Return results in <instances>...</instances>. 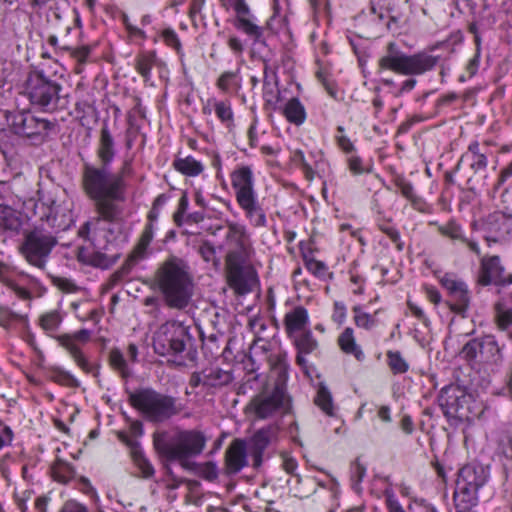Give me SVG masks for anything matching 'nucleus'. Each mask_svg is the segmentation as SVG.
<instances>
[{
  "mask_svg": "<svg viewBox=\"0 0 512 512\" xmlns=\"http://www.w3.org/2000/svg\"><path fill=\"white\" fill-rule=\"evenodd\" d=\"M133 174L132 160L125 159L116 173L111 166L85 162L80 185L84 195L94 202L97 214L108 220H119L122 208L116 203L126 198V178Z\"/></svg>",
  "mask_w": 512,
  "mask_h": 512,
  "instance_id": "nucleus-1",
  "label": "nucleus"
},
{
  "mask_svg": "<svg viewBox=\"0 0 512 512\" xmlns=\"http://www.w3.org/2000/svg\"><path fill=\"white\" fill-rule=\"evenodd\" d=\"M117 220H108L102 215L86 221L79 229L78 235L89 242L88 245L78 249L77 259L86 265L107 269L119 258L114 251L112 223Z\"/></svg>",
  "mask_w": 512,
  "mask_h": 512,
  "instance_id": "nucleus-2",
  "label": "nucleus"
},
{
  "mask_svg": "<svg viewBox=\"0 0 512 512\" xmlns=\"http://www.w3.org/2000/svg\"><path fill=\"white\" fill-rule=\"evenodd\" d=\"M156 281L166 304L171 308L183 309L193 295V282L188 266L179 258H170L158 269Z\"/></svg>",
  "mask_w": 512,
  "mask_h": 512,
  "instance_id": "nucleus-3",
  "label": "nucleus"
},
{
  "mask_svg": "<svg viewBox=\"0 0 512 512\" xmlns=\"http://www.w3.org/2000/svg\"><path fill=\"white\" fill-rule=\"evenodd\" d=\"M130 404L150 422L162 423L180 414L184 406L177 398L153 388H141L129 395Z\"/></svg>",
  "mask_w": 512,
  "mask_h": 512,
  "instance_id": "nucleus-4",
  "label": "nucleus"
},
{
  "mask_svg": "<svg viewBox=\"0 0 512 512\" xmlns=\"http://www.w3.org/2000/svg\"><path fill=\"white\" fill-rule=\"evenodd\" d=\"M436 64L437 57L425 52L408 55L395 42L388 43L385 54L378 59L379 70H390L402 75H422Z\"/></svg>",
  "mask_w": 512,
  "mask_h": 512,
  "instance_id": "nucleus-5",
  "label": "nucleus"
},
{
  "mask_svg": "<svg viewBox=\"0 0 512 512\" xmlns=\"http://www.w3.org/2000/svg\"><path fill=\"white\" fill-rule=\"evenodd\" d=\"M156 449L167 459L181 462L187 467V459L200 455L206 446V437L198 430L179 431L168 441L155 440Z\"/></svg>",
  "mask_w": 512,
  "mask_h": 512,
  "instance_id": "nucleus-6",
  "label": "nucleus"
},
{
  "mask_svg": "<svg viewBox=\"0 0 512 512\" xmlns=\"http://www.w3.org/2000/svg\"><path fill=\"white\" fill-rule=\"evenodd\" d=\"M53 231L40 223L24 235L20 252L32 266L44 270L53 248L57 245V237Z\"/></svg>",
  "mask_w": 512,
  "mask_h": 512,
  "instance_id": "nucleus-7",
  "label": "nucleus"
},
{
  "mask_svg": "<svg viewBox=\"0 0 512 512\" xmlns=\"http://www.w3.org/2000/svg\"><path fill=\"white\" fill-rule=\"evenodd\" d=\"M35 213L39 215L41 223L54 233L67 230L74 223L72 202L58 200L50 193L36 202Z\"/></svg>",
  "mask_w": 512,
  "mask_h": 512,
  "instance_id": "nucleus-8",
  "label": "nucleus"
},
{
  "mask_svg": "<svg viewBox=\"0 0 512 512\" xmlns=\"http://www.w3.org/2000/svg\"><path fill=\"white\" fill-rule=\"evenodd\" d=\"M189 340V328L180 321L170 320L154 333L153 348L161 356H178L185 351Z\"/></svg>",
  "mask_w": 512,
  "mask_h": 512,
  "instance_id": "nucleus-9",
  "label": "nucleus"
},
{
  "mask_svg": "<svg viewBox=\"0 0 512 512\" xmlns=\"http://www.w3.org/2000/svg\"><path fill=\"white\" fill-rule=\"evenodd\" d=\"M5 118L15 134L28 138L34 144L42 143L53 127L47 119L36 117L26 110L6 111Z\"/></svg>",
  "mask_w": 512,
  "mask_h": 512,
  "instance_id": "nucleus-10",
  "label": "nucleus"
},
{
  "mask_svg": "<svg viewBox=\"0 0 512 512\" xmlns=\"http://www.w3.org/2000/svg\"><path fill=\"white\" fill-rule=\"evenodd\" d=\"M30 101L45 109H54L59 100L61 86L48 79L43 71L31 72L26 81Z\"/></svg>",
  "mask_w": 512,
  "mask_h": 512,
  "instance_id": "nucleus-11",
  "label": "nucleus"
},
{
  "mask_svg": "<svg viewBox=\"0 0 512 512\" xmlns=\"http://www.w3.org/2000/svg\"><path fill=\"white\" fill-rule=\"evenodd\" d=\"M222 5L235 12L234 27L246 34L255 43L264 36L265 28L258 25L256 16L252 13L246 0H221Z\"/></svg>",
  "mask_w": 512,
  "mask_h": 512,
  "instance_id": "nucleus-12",
  "label": "nucleus"
},
{
  "mask_svg": "<svg viewBox=\"0 0 512 512\" xmlns=\"http://www.w3.org/2000/svg\"><path fill=\"white\" fill-rule=\"evenodd\" d=\"M440 283L447 291L446 305L452 312L464 317L471 301L467 284L453 273H445Z\"/></svg>",
  "mask_w": 512,
  "mask_h": 512,
  "instance_id": "nucleus-13",
  "label": "nucleus"
},
{
  "mask_svg": "<svg viewBox=\"0 0 512 512\" xmlns=\"http://www.w3.org/2000/svg\"><path fill=\"white\" fill-rule=\"evenodd\" d=\"M470 395L459 385H448L442 388L438 403L447 418L463 419L467 417L466 404Z\"/></svg>",
  "mask_w": 512,
  "mask_h": 512,
  "instance_id": "nucleus-14",
  "label": "nucleus"
},
{
  "mask_svg": "<svg viewBox=\"0 0 512 512\" xmlns=\"http://www.w3.org/2000/svg\"><path fill=\"white\" fill-rule=\"evenodd\" d=\"M0 282L19 299L30 300V288L38 284V279L24 271H10L6 265L0 264Z\"/></svg>",
  "mask_w": 512,
  "mask_h": 512,
  "instance_id": "nucleus-15",
  "label": "nucleus"
},
{
  "mask_svg": "<svg viewBox=\"0 0 512 512\" xmlns=\"http://www.w3.org/2000/svg\"><path fill=\"white\" fill-rule=\"evenodd\" d=\"M229 286L239 295L250 293L256 286L257 273L252 267H244L243 262H226Z\"/></svg>",
  "mask_w": 512,
  "mask_h": 512,
  "instance_id": "nucleus-16",
  "label": "nucleus"
},
{
  "mask_svg": "<svg viewBox=\"0 0 512 512\" xmlns=\"http://www.w3.org/2000/svg\"><path fill=\"white\" fill-rule=\"evenodd\" d=\"M291 160L302 170L305 179L308 181L320 176L327 166L324 152L318 148L310 150L307 155L303 150L296 149L292 153Z\"/></svg>",
  "mask_w": 512,
  "mask_h": 512,
  "instance_id": "nucleus-17",
  "label": "nucleus"
},
{
  "mask_svg": "<svg viewBox=\"0 0 512 512\" xmlns=\"http://www.w3.org/2000/svg\"><path fill=\"white\" fill-rule=\"evenodd\" d=\"M285 391L281 386H275L270 393H261L254 397L249 407L257 418L266 419L273 416L284 405Z\"/></svg>",
  "mask_w": 512,
  "mask_h": 512,
  "instance_id": "nucleus-18",
  "label": "nucleus"
},
{
  "mask_svg": "<svg viewBox=\"0 0 512 512\" xmlns=\"http://www.w3.org/2000/svg\"><path fill=\"white\" fill-rule=\"evenodd\" d=\"M229 251L226 262H244L249 255V237L244 226L230 223L226 234Z\"/></svg>",
  "mask_w": 512,
  "mask_h": 512,
  "instance_id": "nucleus-19",
  "label": "nucleus"
},
{
  "mask_svg": "<svg viewBox=\"0 0 512 512\" xmlns=\"http://www.w3.org/2000/svg\"><path fill=\"white\" fill-rule=\"evenodd\" d=\"M90 336V330L81 329L73 334H64L57 337L59 344L70 353L76 364L86 373H90L92 371V365L82 354L78 343L88 342Z\"/></svg>",
  "mask_w": 512,
  "mask_h": 512,
  "instance_id": "nucleus-20",
  "label": "nucleus"
},
{
  "mask_svg": "<svg viewBox=\"0 0 512 512\" xmlns=\"http://www.w3.org/2000/svg\"><path fill=\"white\" fill-rule=\"evenodd\" d=\"M491 154L488 142L471 141L467 150L461 155L456 168L467 164L474 174L483 173L488 166V156Z\"/></svg>",
  "mask_w": 512,
  "mask_h": 512,
  "instance_id": "nucleus-21",
  "label": "nucleus"
},
{
  "mask_svg": "<svg viewBox=\"0 0 512 512\" xmlns=\"http://www.w3.org/2000/svg\"><path fill=\"white\" fill-rule=\"evenodd\" d=\"M230 181L236 201L257 194L254 188V172L250 165H237L230 173Z\"/></svg>",
  "mask_w": 512,
  "mask_h": 512,
  "instance_id": "nucleus-22",
  "label": "nucleus"
},
{
  "mask_svg": "<svg viewBox=\"0 0 512 512\" xmlns=\"http://www.w3.org/2000/svg\"><path fill=\"white\" fill-rule=\"evenodd\" d=\"M214 112L220 123L227 129H232L235 126L234 111L230 99H218L210 97L202 105V113L211 115Z\"/></svg>",
  "mask_w": 512,
  "mask_h": 512,
  "instance_id": "nucleus-23",
  "label": "nucleus"
},
{
  "mask_svg": "<svg viewBox=\"0 0 512 512\" xmlns=\"http://www.w3.org/2000/svg\"><path fill=\"white\" fill-rule=\"evenodd\" d=\"M248 464L247 445L244 440L235 439L225 452V465L231 474L240 472Z\"/></svg>",
  "mask_w": 512,
  "mask_h": 512,
  "instance_id": "nucleus-24",
  "label": "nucleus"
},
{
  "mask_svg": "<svg viewBox=\"0 0 512 512\" xmlns=\"http://www.w3.org/2000/svg\"><path fill=\"white\" fill-rule=\"evenodd\" d=\"M163 66H165V63L158 58L155 50L140 51L134 58V68L143 78L145 84L152 83V69Z\"/></svg>",
  "mask_w": 512,
  "mask_h": 512,
  "instance_id": "nucleus-25",
  "label": "nucleus"
},
{
  "mask_svg": "<svg viewBox=\"0 0 512 512\" xmlns=\"http://www.w3.org/2000/svg\"><path fill=\"white\" fill-rule=\"evenodd\" d=\"M309 322L308 310L302 305L293 307L285 314L283 319L284 328L289 338H292L296 333L309 329Z\"/></svg>",
  "mask_w": 512,
  "mask_h": 512,
  "instance_id": "nucleus-26",
  "label": "nucleus"
},
{
  "mask_svg": "<svg viewBox=\"0 0 512 512\" xmlns=\"http://www.w3.org/2000/svg\"><path fill=\"white\" fill-rule=\"evenodd\" d=\"M275 437V429L267 426L256 431L249 440V451L253 457L254 465L259 466L265 449Z\"/></svg>",
  "mask_w": 512,
  "mask_h": 512,
  "instance_id": "nucleus-27",
  "label": "nucleus"
},
{
  "mask_svg": "<svg viewBox=\"0 0 512 512\" xmlns=\"http://www.w3.org/2000/svg\"><path fill=\"white\" fill-rule=\"evenodd\" d=\"M481 269L482 283L485 285L490 283H512V276H509L508 280L505 279L504 268L501 265L500 258L498 256L483 258L481 261Z\"/></svg>",
  "mask_w": 512,
  "mask_h": 512,
  "instance_id": "nucleus-28",
  "label": "nucleus"
},
{
  "mask_svg": "<svg viewBox=\"0 0 512 512\" xmlns=\"http://www.w3.org/2000/svg\"><path fill=\"white\" fill-rule=\"evenodd\" d=\"M438 232L442 236L449 238L453 243L459 242L465 244L476 255L479 256L481 254L478 243L472 239L467 238L465 236L463 227L455 220H449L445 224L438 225Z\"/></svg>",
  "mask_w": 512,
  "mask_h": 512,
  "instance_id": "nucleus-29",
  "label": "nucleus"
},
{
  "mask_svg": "<svg viewBox=\"0 0 512 512\" xmlns=\"http://www.w3.org/2000/svg\"><path fill=\"white\" fill-rule=\"evenodd\" d=\"M244 211L245 217L253 227H265L267 225L266 213L258 201V195L245 197L236 201Z\"/></svg>",
  "mask_w": 512,
  "mask_h": 512,
  "instance_id": "nucleus-30",
  "label": "nucleus"
},
{
  "mask_svg": "<svg viewBox=\"0 0 512 512\" xmlns=\"http://www.w3.org/2000/svg\"><path fill=\"white\" fill-rule=\"evenodd\" d=\"M96 155L100 164L107 166H111L116 157L115 141L107 124H104L100 130Z\"/></svg>",
  "mask_w": 512,
  "mask_h": 512,
  "instance_id": "nucleus-31",
  "label": "nucleus"
},
{
  "mask_svg": "<svg viewBox=\"0 0 512 512\" xmlns=\"http://www.w3.org/2000/svg\"><path fill=\"white\" fill-rule=\"evenodd\" d=\"M22 227L20 214L11 206L0 204V234L14 236Z\"/></svg>",
  "mask_w": 512,
  "mask_h": 512,
  "instance_id": "nucleus-32",
  "label": "nucleus"
},
{
  "mask_svg": "<svg viewBox=\"0 0 512 512\" xmlns=\"http://www.w3.org/2000/svg\"><path fill=\"white\" fill-rule=\"evenodd\" d=\"M173 168L185 177L196 178L205 171V165L192 155L176 157L172 163Z\"/></svg>",
  "mask_w": 512,
  "mask_h": 512,
  "instance_id": "nucleus-33",
  "label": "nucleus"
},
{
  "mask_svg": "<svg viewBox=\"0 0 512 512\" xmlns=\"http://www.w3.org/2000/svg\"><path fill=\"white\" fill-rule=\"evenodd\" d=\"M480 488L456 484L453 499L459 512L470 510L477 503V494Z\"/></svg>",
  "mask_w": 512,
  "mask_h": 512,
  "instance_id": "nucleus-34",
  "label": "nucleus"
},
{
  "mask_svg": "<svg viewBox=\"0 0 512 512\" xmlns=\"http://www.w3.org/2000/svg\"><path fill=\"white\" fill-rule=\"evenodd\" d=\"M337 342L343 353L353 356L359 362L364 361L365 353L357 343L354 330L351 327H346L343 330L339 335Z\"/></svg>",
  "mask_w": 512,
  "mask_h": 512,
  "instance_id": "nucleus-35",
  "label": "nucleus"
},
{
  "mask_svg": "<svg viewBox=\"0 0 512 512\" xmlns=\"http://www.w3.org/2000/svg\"><path fill=\"white\" fill-rule=\"evenodd\" d=\"M131 447V457L141 473L143 478H151L155 474V469L151 462L146 458L141 446L136 441H129Z\"/></svg>",
  "mask_w": 512,
  "mask_h": 512,
  "instance_id": "nucleus-36",
  "label": "nucleus"
},
{
  "mask_svg": "<svg viewBox=\"0 0 512 512\" xmlns=\"http://www.w3.org/2000/svg\"><path fill=\"white\" fill-rule=\"evenodd\" d=\"M283 114L288 122L300 126L306 120V110L298 98H291L283 108Z\"/></svg>",
  "mask_w": 512,
  "mask_h": 512,
  "instance_id": "nucleus-37",
  "label": "nucleus"
},
{
  "mask_svg": "<svg viewBox=\"0 0 512 512\" xmlns=\"http://www.w3.org/2000/svg\"><path fill=\"white\" fill-rule=\"evenodd\" d=\"M205 387L217 388L227 385L231 382L232 376L228 371L219 367H210L204 369Z\"/></svg>",
  "mask_w": 512,
  "mask_h": 512,
  "instance_id": "nucleus-38",
  "label": "nucleus"
},
{
  "mask_svg": "<svg viewBox=\"0 0 512 512\" xmlns=\"http://www.w3.org/2000/svg\"><path fill=\"white\" fill-rule=\"evenodd\" d=\"M75 112L80 124L84 127L97 121V109L93 103L87 100L78 101L75 105Z\"/></svg>",
  "mask_w": 512,
  "mask_h": 512,
  "instance_id": "nucleus-39",
  "label": "nucleus"
},
{
  "mask_svg": "<svg viewBox=\"0 0 512 512\" xmlns=\"http://www.w3.org/2000/svg\"><path fill=\"white\" fill-rule=\"evenodd\" d=\"M158 36L168 48L176 52L180 61L183 62L185 53L177 32L172 27H165L159 31Z\"/></svg>",
  "mask_w": 512,
  "mask_h": 512,
  "instance_id": "nucleus-40",
  "label": "nucleus"
},
{
  "mask_svg": "<svg viewBox=\"0 0 512 512\" xmlns=\"http://www.w3.org/2000/svg\"><path fill=\"white\" fill-rule=\"evenodd\" d=\"M156 227H152L151 224H146L140 238L133 250V253L131 255V258L133 260H140L143 259L146 255L147 249L150 246L154 234H155Z\"/></svg>",
  "mask_w": 512,
  "mask_h": 512,
  "instance_id": "nucleus-41",
  "label": "nucleus"
},
{
  "mask_svg": "<svg viewBox=\"0 0 512 512\" xmlns=\"http://www.w3.org/2000/svg\"><path fill=\"white\" fill-rule=\"evenodd\" d=\"M291 339H293L297 351L301 353L310 354L318 347V342L310 329L294 334Z\"/></svg>",
  "mask_w": 512,
  "mask_h": 512,
  "instance_id": "nucleus-42",
  "label": "nucleus"
},
{
  "mask_svg": "<svg viewBox=\"0 0 512 512\" xmlns=\"http://www.w3.org/2000/svg\"><path fill=\"white\" fill-rule=\"evenodd\" d=\"M52 476L55 481L66 484L76 475L75 468L68 462L57 459L51 467Z\"/></svg>",
  "mask_w": 512,
  "mask_h": 512,
  "instance_id": "nucleus-43",
  "label": "nucleus"
},
{
  "mask_svg": "<svg viewBox=\"0 0 512 512\" xmlns=\"http://www.w3.org/2000/svg\"><path fill=\"white\" fill-rule=\"evenodd\" d=\"M314 403L327 416L332 417L335 415L333 398L326 386H319L316 396L314 398Z\"/></svg>",
  "mask_w": 512,
  "mask_h": 512,
  "instance_id": "nucleus-44",
  "label": "nucleus"
},
{
  "mask_svg": "<svg viewBox=\"0 0 512 512\" xmlns=\"http://www.w3.org/2000/svg\"><path fill=\"white\" fill-rule=\"evenodd\" d=\"M456 484L481 488L484 484V480L477 474L475 467L466 465L459 470Z\"/></svg>",
  "mask_w": 512,
  "mask_h": 512,
  "instance_id": "nucleus-45",
  "label": "nucleus"
},
{
  "mask_svg": "<svg viewBox=\"0 0 512 512\" xmlns=\"http://www.w3.org/2000/svg\"><path fill=\"white\" fill-rule=\"evenodd\" d=\"M353 320L355 325L360 328L367 331H370L374 329L377 324L378 320L376 318L377 312H375L374 315L364 311L362 307L360 306H354L353 307Z\"/></svg>",
  "mask_w": 512,
  "mask_h": 512,
  "instance_id": "nucleus-46",
  "label": "nucleus"
},
{
  "mask_svg": "<svg viewBox=\"0 0 512 512\" xmlns=\"http://www.w3.org/2000/svg\"><path fill=\"white\" fill-rule=\"evenodd\" d=\"M49 378L60 385L67 387H79V381L69 371L60 367H52L49 371Z\"/></svg>",
  "mask_w": 512,
  "mask_h": 512,
  "instance_id": "nucleus-47",
  "label": "nucleus"
},
{
  "mask_svg": "<svg viewBox=\"0 0 512 512\" xmlns=\"http://www.w3.org/2000/svg\"><path fill=\"white\" fill-rule=\"evenodd\" d=\"M480 346L478 359L480 361H490L498 352V345L492 336L480 338Z\"/></svg>",
  "mask_w": 512,
  "mask_h": 512,
  "instance_id": "nucleus-48",
  "label": "nucleus"
},
{
  "mask_svg": "<svg viewBox=\"0 0 512 512\" xmlns=\"http://www.w3.org/2000/svg\"><path fill=\"white\" fill-rule=\"evenodd\" d=\"M394 183L402 196L409 200L414 207H417L421 199L416 195L412 183L403 176H397Z\"/></svg>",
  "mask_w": 512,
  "mask_h": 512,
  "instance_id": "nucleus-49",
  "label": "nucleus"
},
{
  "mask_svg": "<svg viewBox=\"0 0 512 512\" xmlns=\"http://www.w3.org/2000/svg\"><path fill=\"white\" fill-rule=\"evenodd\" d=\"M238 78V71H225L217 79L216 86L223 93H229L233 87L240 86Z\"/></svg>",
  "mask_w": 512,
  "mask_h": 512,
  "instance_id": "nucleus-50",
  "label": "nucleus"
},
{
  "mask_svg": "<svg viewBox=\"0 0 512 512\" xmlns=\"http://www.w3.org/2000/svg\"><path fill=\"white\" fill-rule=\"evenodd\" d=\"M371 11L373 14L377 15L380 20L389 18L390 20L397 22L400 19V15L395 14L393 10L388 7L387 0H372Z\"/></svg>",
  "mask_w": 512,
  "mask_h": 512,
  "instance_id": "nucleus-51",
  "label": "nucleus"
},
{
  "mask_svg": "<svg viewBox=\"0 0 512 512\" xmlns=\"http://www.w3.org/2000/svg\"><path fill=\"white\" fill-rule=\"evenodd\" d=\"M388 366L394 374H404L409 370L408 362L399 351L387 352Z\"/></svg>",
  "mask_w": 512,
  "mask_h": 512,
  "instance_id": "nucleus-52",
  "label": "nucleus"
},
{
  "mask_svg": "<svg viewBox=\"0 0 512 512\" xmlns=\"http://www.w3.org/2000/svg\"><path fill=\"white\" fill-rule=\"evenodd\" d=\"M304 263L306 269L315 277L325 280L329 276V269L324 262L305 255Z\"/></svg>",
  "mask_w": 512,
  "mask_h": 512,
  "instance_id": "nucleus-53",
  "label": "nucleus"
},
{
  "mask_svg": "<svg viewBox=\"0 0 512 512\" xmlns=\"http://www.w3.org/2000/svg\"><path fill=\"white\" fill-rule=\"evenodd\" d=\"M63 51L70 52V55L77 61V66L75 68L76 73H80L82 68L81 66L86 63L90 53L91 48L89 46H81L78 48H71L69 46H63Z\"/></svg>",
  "mask_w": 512,
  "mask_h": 512,
  "instance_id": "nucleus-54",
  "label": "nucleus"
},
{
  "mask_svg": "<svg viewBox=\"0 0 512 512\" xmlns=\"http://www.w3.org/2000/svg\"><path fill=\"white\" fill-rule=\"evenodd\" d=\"M61 322L62 317L58 311L47 312L43 314L39 319L40 326L47 332L56 331Z\"/></svg>",
  "mask_w": 512,
  "mask_h": 512,
  "instance_id": "nucleus-55",
  "label": "nucleus"
},
{
  "mask_svg": "<svg viewBox=\"0 0 512 512\" xmlns=\"http://www.w3.org/2000/svg\"><path fill=\"white\" fill-rule=\"evenodd\" d=\"M194 466V471L199 477L207 481H214L218 478V467L216 463L209 461L195 464Z\"/></svg>",
  "mask_w": 512,
  "mask_h": 512,
  "instance_id": "nucleus-56",
  "label": "nucleus"
},
{
  "mask_svg": "<svg viewBox=\"0 0 512 512\" xmlns=\"http://www.w3.org/2000/svg\"><path fill=\"white\" fill-rule=\"evenodd\" d=\"M379 229L386 234L389 239L395 244L398 251H402L404 243L401 239V235L396 226L391 222H382L378 224Z\"/></svg>",
  "mask_w": 512,
  "mask_h": 512,
  "instance_id": "nucleus-57",
  "label": "nucleus"
},
{
  "mask_svg": "<svg viewBox=\"0 0 512 512\" xmlns=\"http://www.w3.org/2000/svg\"><path fill=\"white\" fill-rule=\"evenodd\" d=\"M27 317L13 312L6 306H0V326L9 328L15 322H25Z\"/></svg>",
  "mask_w": 512,
  "mask_h": 512,
  "instance_id": "nucleus-58",
  "label": "nucleus"
},
{
  "mask_svg": "<svg viewBox=\"0 0 512 512\" xmlns=\"http://www.w3.org/2000/svg\"><path fill=\"white\" fill-rule=\"evenodd\" d=\"M366 467L356 459L350 466V477L352 481V488L355 491L360 489V484L366 475Z\"/></svg>",
  "mask_w": 512,
  "mask_h": 512,
  "instance_id": "nucleus-59",
  "label": "nucleus"
},
{
  "mask_svg": "<svg viewBox=\"0 0 512 512\" xmlns=\"http://www.w3.org/2000/svg\"><path fill=\"white\" fill-rule=\"evenodd\" d=\"M110 364L119 371L123 377H128L130 371L123 354L119 350H112L109 356Z\"/></svg>",
  "mask_w": 512,
  "mask_h": 512,
  "instance_id": "nucleus-60",
  "label": "nucleus"
},
{
  "mask_svg": "<svg viewBox=\"0 0 512 512\" xmlns=\"http://www.w3.org/2000/svg\"><path fill=\"white\" fill-rule=\"evenodd\" d=\"M496 319L501 329H506L512 325V309L506 308L504 304H496Z\"/></svg>",
  "mask_w": 512,
  "mask_h": 512,
  "instance_id": "nucleus-61",
  "label": "nucleus"
},
{
  "mask_svg": "<svg viewBox=\"0 0 512 512\" xmlns=\"http://www.w3.org/2000/svg\"><path fill=\"white\" fill-rule=\"evenodd\" d=\"M479 349H481L480 339H472L462 348L461 356L468 361L477 360L479 356Z\"/></svg>",
  "mask_w": 512,
  "mask_h": 512,
  "instance_id": "nucleus-62",
  "label": "nucleus"
},
{
  "mask_svg": "<svg viewBox=\"0 0 512 512\" xmlns=\"http://www.w3.org/2000/svg\"><path fill=\"white\" fill-rule=\"evenodd\" d=\"M123 24L131 41L136 42L140 40L144 42L147 39L146 32L142 28L133 25L127 17H124Z\"/></svg>",
  "mask_w": 512,
  "mask_h": 512,
  "instance_id": "nucleus-63",
  "label": "nucleus"
},
{
  "mask_svg": "<svg viewBox=\"0 0 512 512\" xmlns=\"http://www.w3.org/2000/svg\"><path fill=\"white\" fill-rule=\"evenodd\" d=\"M344 132V127L338 126L337 134L335 135V141L339 149H341L346 154H350L355 150V146L351 142V140L344 134Z\"/></svg>",
  "mask_w": 512,
  "mask_h": 512,
  "instance_id": "nucleus-64",
  "label": "nucleus"
}]
</instances>
